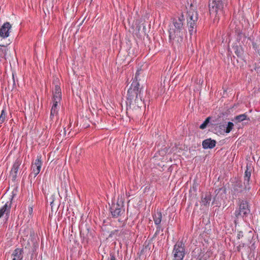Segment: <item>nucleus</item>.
<instances>
[{
	"instance_id": "nucleus-19",
	"label": "nucleus",
	"mask_w": 260,
	"mask_h": 260,
	"mask_svg": "<svg viewBox=\"0 0 260 260\" xmlns=\"http://www.w3.org/2000/svg\"><path fill=\"white\" fill-rule=\"evenodd\" d=\"M233 120L235 122L237 123L243 121L244 120L249 121L250 119L249 118H247V115H238Z\"/></svg>"
},
{
	"instance_id": "nucleus-13",
	"label": "nucleus",
	"mask_w": 260,
	"mask_h": 260,
	"mask_svg": "<svg viewBox=\"0 0 260 260\" xmlns=\"http://www.w3.org/2000/svg\"><path fill=\"white\" fill-rule=\"evenodd\" d=\"M11 28V25L9 22H6L0 28V37L6 38L9 36V30Z\"/></svg>"
},
{
	"instance_id": "nucleus-23",
	"label": "nucleus",
	"mask_w": 260,
	"mask_h": 260,
	"mask_svg": "<svg viewBox=\"0 0 260 260\" xmlns=\"http://www.w3.org/2000/svg\"><path fill=\"white\" fill-rule=\"evenodd\" d=\"M225 133H229L234 127V124L232 122H229L227 124H225Z\"/></svg>"
},
{
	"instance_id": "nucleus-28",
	"label": "nucleus",
	"mask_w": 260,
	"mask_h": 260,
	"mask_svg": "<svg viewBox=\"0 0 260 260\" xmlns=\"http://www.w3.org/2000/svg\"><path fill=\"white\" fill-rule=\"evenodd\" d=\"M6 118V115H0V124H2Z\"/></svg>"
},
{
	"instance_id": "nucleus-14",
	"label": "nucleus",
	"mask_w": 260,
	"mask_h": 260,
	"mask_svg": "<svg viewBox=\"0 0 260 260\" xmlns=\"http://www.w3.org/2000/svg\"><path fill=\"white\" fill-rule=\"evenodd\" d=\"M216 144V142L214 140H212L211 138L206 139L202 142V146L203 148L207 149H212L213 148Z\"/></svg>"
},
{
	"instance_id": "nucleus-11",
	"label": "nucleus",
	"mask_w": 260,
	"mask_h": 260,
	"mask_svg": "<svg viewBox=\"0 0 260 260\" xmlns=\"http://www.w3.org/2000/svg\"><path fill=\"white\" fill-rule=\"evenodd\" d=\"M123 206L118 203L112 204L111 207V213L114 218L118 217L124 212Z\"/></svg>"
},
{
	"instance_id": "nucleus-12",
	"label": "nucleus",
	"mask_w": 260,
	"mask_h": 260,
	"mask_svg": "<svg viewBox=\"0 0 260 260\" xmlns=\"http://www.w3.org/2000/svg\"><path fill=\"white\" fill-rule=\"evenodd\" d=\"M54 84V88L53 89V101H55L56 103H60L61 100V89L59 85H58L57 83Z\"/></svg>"
},
{
	"instance_id": "nucleus-2",
	"label": "nucleus",
	"mask_w": 260,
	"mask_h": 260,
	"mask_svg": "<svg viewBox=\"0 0 260 260\" xmlns=\"http://www.w3.org/2000/svg\"><path fill=\"white\" fill-rule=\"evenodd\" d=\"M141 90L139 83L134 80L127 91L126 104L131 105L133 102L136 104L142 101Z\"/></svg>"
},
{
	"instance_id": "nucleus-8",
	"label": "nucleus",
	"mask_w": 260,
	"mask_h": 260,
	"mask_svg": "<svg viewBox=\"0 0 260 260\" xmlns=\"http://www.w3.org/2000/svg\"><path fill=\"white\" fill-rule=\"evenodd\" d=\"M41 158V157L40 156H38L35 161L32 162L31 175H33L34 178L40 172L42 165Z\"/></svg>"
},
{
	"instance_id": "nucleus-10",
	"label": "nucleus",
	"mask_w": 260,
	"mask_h": 260,
	"mask_svg": "<svg viewBox=\"0 0 260 260\" xmlns=\"http://www.w3.org/2000/svg\"><path fill=\"white\" fill-rule=\"evenodd\" d=\"M248 190H249L245 189V186L243 187L240 182H236L234 184L233 189H232V195L233 196V198H235L237 196H239L240 193L243 192H246Z\"/></svg>"
},
{
	"instance_id": "nucleus-37",
	"label": "nucleus",
	"mask_w": 260,
	"mask_h": 260,
	"mask_svg": "<svg viewBox=\"0 0 260 260\" xmlns=\"http://www.w3.org/2000/svg\"><path fill=\"white\" fill-rule=\"evenodd\" d=\"M1 114H4V110H3L1 112Z\"/></svg>"
},
{
	"instance_id": "nucleus-34",
	"label": "nucleus",
	"mask_w": 260,
	"mask_h": 260,
	"mask_svg": "<svg viewBox=\"0 0 260 260\" xmlns=\"http://www.w3.org/2000/svg\"><path fill=\"white\" fill-rule=\"evenodd\" d=\"M139 71H138L136 73V76H135V79H136L135 81H137V77L139 76Z\"/></svg>"
},
{
	"instance_id": "nucleus-33",
	"label": "nucleus",
	"mask_w": 260,
	"mask_h": 260,
	"mask_svg": "<svg viewBox=\"0 0 260 260\" xmlns=\"http://www.w3.org/2000/svg\"><path fill=\"white\" fill-rule=\"evenodd\" d=\"M110 260H115V257L113 254H110Z\"/></svg>"
},
{
	"instance_id": "nucleus-31",
	"label": "nucleus",
	"mask_w": 260,
	"mask_h": 260,
	"mask_svg": "<svg viewBox=\"0 0 260 260\" xmlns=\"http://www.w3.org/2000/svg\"><path fill=\"white\" fill-rule=\"evenodd\" d=\"M245 246V244L244 243H241L240 244H239V245L237 247V250L238 251H240L241 248L242 247H244Z\"/></svg>"
},
{
	"instance_id": "nucleus-36",
	"label": "nucleus",
	"mask_w": 260,
	"mask_h": 260,
	"mask_svg": "<svg viewBox=\"0 0 260 260\" xmlns=\"http://www.w3.org/2000/svg\"><path fill=\"white\" fill-rule=\"evenodd\" d=\"M255 248V246H254V244H253V245L251 246V249H252V248Z\"/></svg>"
},
{
	"instance_id": "nucleus-9",
	"label": "nucleus",
	"mask_w": 260,
	"mask_h": 260,
	"mask_svg": "<svg viewBox=\"0 0 260 260\" xmlns=\"http://www.w3.org/2000/svg\"><path fill=\"white\" fill-rule=\"evenodd\" d=\"M21 159L18 158L15 160L12 166V167L10 173V176L12 178V180L13 181H15L17 177L18 171L20 166L21 164Z\"/></svg>"
},
{
	"instance_id": "nucleus-24",
	"label": "nucleus",
	"mask_w": 260,
	"mask_h": 260,
	"mask_svg": "<svg viewBox=\"0 0 260 260\" xmlns=\"http://www.w3.org/2000/svg\"><path fill=\"white\" fill-rule=\"evenodd\" d=\"M210 119V117H208L204 121V122L202 124H201V125L200 126V128L202 129L205 128L206 127L207 124L209 123Z\"/></svg>"
},
{
	"instance_id": "nucleus-27",
	"label": "nucleus",
	"mask_w": 260,
	"mask_h": 260,
	"mask_svg": "<svg viewBox=\"0 0 260 260\" xmlns=\"http://www.w3.org/2000/svg\"><path fill=\"white\" fill-rule=\"evenodd\" d=\"M28 211L29 213V217L31 218L32 217L33 208L32 207L29 206L28 208Z\"/></svg>"
},
{
	"instance_id": "nucleus-30",
	"label": "nucleus",
	"mask_w": 260,
	"mask_h": 260,
	"mask_svg": "<svg viewBox=\"0 0 260 260\" xmlns=\"http://www.w3.org/2000/svg\"><path fill=\"white\" fill-rule=\"evenodd\" d=\"M243 237V233L242 231H238L237 237L238 239H240Z\"/></svg>"
},
{
	"instance_id": "nucleus-17",
	"label": "nucleus",
	"mask_w": 260,
	"mask_h": 260,
	"mask_svg": "<svg viewBox=\"0 0 260 260\" xmlns=\"http://www.w3.org/2000/svg\"><path fill=\"white\" fill-rule=\"evenodd\" d=\"M153 219L155 225L160 224L162 220V213L160 211H157L153 215Z\"/></svg>"
},
{
	"instance_id": "nucleus-20",
	"label": "nucleus",
	"mask_w": 260,
	"mask_h": 260,
	"mask_svg": "<svg viewBox=\"0 0 260 260\" xmlns=\"http://www.w3.org/2000/svg\"><path fill=\"white\" fill-rule=\"evenodd\" d=\"M53 104L51 110V113L50 114H57L58 112V109L60 108V103H56L55 101H53Z\"/></svg>"
},
{
	"instance_id": "nucleus-4",
	"label": "nucleus",
	"mask_w": 260,
	"mask_h": 260,
	"mask_svg": "<svg viewBox=\"0 0 260 260\" xmlns=\"http://www.w3.org/2000/svg\"><path fill=\"white\" fill-rule=\"evenodd\" d=\"M174 260H183L185 254V245L182 241H178L174 245L173 250Z\"/></svg>"
},
{
	"instance_id": "nucleus-29",
	"label": "nucleus",
	"mask_w": 260,
	"mask_h": 260,
	"mask_svg": "<svg viewBox=\"0 0 260 260\" xmlns=\"http://www.w3.org/2000/svg\"><path fill=\"white\" fill-rule=\"evenodd\" d=\"M156 225V231L155 232V234L157 235V234H159L160 230L161 231H162V229H161V228L160 224Z\"/></svg>"
},
{
	"instance_id": "nucleus-5",
	"label": "nucleus",
	"mask_w": 260,
	"mask_h": 260,
	"mask_svg": "<svg viewBox=\"0 0 260 260\" xmlns=\"http://www.w3.org/2000/svg\"><path fill=\"white\" fill-rule=\"evenodd\" d=\"M250 210L248 202L242 200L240 202L239 209L235 211V215L237 218H239L240 216L246 217L250 214Z\"/></svg>"
},
{
	"instance_id": "nucleus-32",
	"label": "nucleus",
	"mask_w": 260,
	"mask_h": 260,
	"mask_svg": "<svg viewBox=\"0 0 260 260\" xmlns=\"http://www.w3.org/2000/svg\"><path fill=\"white\" fill-rule=\"evenodd\" d=\"M15 87H16V83H15L14 75H13V84H12V90H13Z\"/></svg>"
},
{
	"instance_id": "nucleus-15",
	"label": "nucleus",
	"mask_w": 260,
	"mask_h": 260,
	"mask_svg": "<svg viewBox=\"0 0 260 260\" xmlns=\"http://www.w3.org/2000/svg\"><path fill=\"white\" fill-rule=\"evenodd\" d=\"M251 177V171L248 170V167L244 173V185H245V188L246 190H249L250 187L249 186V181Z\"/></svg>"
},
{
	"instance_id": "nucleus-25",
	"label": "nucleus",
	"mask_w": 260,
	"mask_h": 260,
	"mask_svg": "<svg viewBox=\"0 0 260 260\" xmlns=\"http://www.w3.org/2000/svg\"><path fill=\"white\" fill-rule=\"evenodd\" d=\"M116 116H117V118H120V119H125L126 121H127L128 120H130V118H129L128 115H127V114L125 115V118H124L123 116H122V117L121 118V115H116ZM115 117L116 118V117Z\"/></svg>"
},
{
	"instance_id": "nucleus-22",
	"label": "nucleus",
	"mask_w": 260,
	"mask_h": 260,
	"mask_svg": "<svg viewBox=\"0 0 260 260\" xmlns=\"http://www.w3.org/2000/svg\"><path fill=\"white\" fill-rule=\"evenodd\" d=\"M225 124H220L216 127V130L220 133V134H224L225 133Z\"/></svg>"
},
{
	"instance_id": "nucleus-7",
	"label": "nucleus",
	"mask_w": 260,
	"mask_h": 260,
	"mask_svg": "<svg viewBox=\"0 0 260 260\" xmlns=\"http://www.w3.org/2000/svg\"><path fill=\"white\" fill-rule=\"evenodd\" d=\"M223 8L222 0H211L209 4V9L210 14H216L219 10Z\"/></svg>"
},
{
	"instance_id": "nucleus-21",
	"label": "nucleus",
	"mask_w": 260,
	"mask_h": 260,
	"mask_svg": "<svg viewBox=\"0 0 260 260\" xmlns=\"http://www.w3.org/2000/svg\"><path fill=\"white\" fill-rule=\"evenodd\" d=\"M234 50L235 53L238 57H241L242 56L243 50L241 47L236 46L234 47Z\"/></svg>"
},
{
	"instance_id": "nucleus-26",
	"label": "nucleus",
	"mask_w": 260,
	"mask_h": 260,
	"mask_svg": "<svg viewBox=\"0 0 260 260\" xmlns=\"http://www.w3.org/2000/svg\"><path fill=\"white\" fill-rule=\"evenodd\" d=\"M252 47L260 55V50L258 49V47L256 43H252Z\"/></svg>"
},
{
	"instance_id": "nucleus-1",
	"label": "nucleus",
	"mask_w": 260,
	"mask_h": 260,
	"mask_svg": "<svg viewBox=\"0 0 260 260\" xmlns=\"http://www.w3.org/2000/svg\"><path fill=\"white\" fill-rule=\"evenodd\" d=\"M172 24L168 30L169 42L174 47H179L183 40V36L186 31L185 27V18L182 13L172 19Z\"/></svg>"
},
{
	"instance_id": "nucleus-16",
	"label": "nucleus",
	"mask_w": 260,
	"mask_h": 260,
	"mask_svg": "<svg viewBox=\"0 0 260 260\" xmlns=\"http://www.w3.org/2000/svg\"><path fill=\"white\" fill-rule=\"evenodd\" d=\"M211 200V195L210 193H206L203 194L201 197V203L205 206L209 205L210 202Z\"/></svg>"
},
{
	"instance_id": "nucleus-6",
	"label": "nucleus",
	"mask_w": 260,
	"mask_h": 260,
	"mask_svg": "<svg viewBox=\"0 0 260 260\" xmlns=\"http://www.w3.org/2000/svg\"><path fill=\"white\" fill-rule=\"evenodd\" d=\"M13 197V196H12L10 198V201L6 203V204L0 208V218L4 217L6 220H8L9 218Z\"/></svg>"
},
{
	"instance_id": "nucleus-3",
	"label": "nucleus",
	"mask_w": 260,
	"mask_h": 260,
	"mask_svg": "<svg viewBox=\"0 0 260 260\" xmlns=\"http://www.w3.org/2000/svg\"><path fill=\"white\" fill-rule=\"evenodd\" d=\"M198 20V14L193 9H190L186 13V21L188 31L190 36L196 32L197 24Z\"/></svg>"
},
{
	"instance_id": "nucleus-18",
	"label": "nucleus",
	"mask_w": 260,
	"mask_h": 260,
	"mask_svg": "<svg viewBox=\"0 0 260 260\" xmlns=\"http://www.w3.org/2000/svg\"><path fill=\"white\" fill-rule=\"evenodd\" d=\"M22 250L21 249H16L13 254L14 256L12 260H21L22 259Z\"/></svg>"
},
{
	"instance_id": "nucleus-35",
	"label": "nucleus",
	"mask_w": 260,
	"mask_h": 260,
	"mask_svg": "<svg viewBox=\"0 0 260 260\" xmlns=\"http://www.w3.org/2000/svg\"><path fill=\"white\" fill-rule=\"evenodd\" d=\"M234 107H233L232 108H231V110H229V113H231V112H233V111L232 110V109H233Z\"/></svg>"
}]
</instances>
